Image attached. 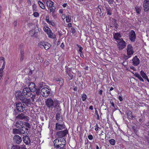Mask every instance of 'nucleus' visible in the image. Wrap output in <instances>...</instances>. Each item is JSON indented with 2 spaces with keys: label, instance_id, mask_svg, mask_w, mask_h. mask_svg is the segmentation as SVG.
<instances>
[{
  "label": "nucleus",
  "instance_id": "6e6d98bb",
  "mask_svg": "<svg viewBox=\"0 0 149 149\" xmlns=\"http://www.w3.org/2000/svg\"><path fill=\"white\" fill-rule=\"evenodd\" d=\"M107 1L110 4H111L113 3V0H107Z\"/></svg>",
  "mask_w": 149,
  "mask_h": 149
},
{
  "label": "nucleus",
  "instance_id": "680f3d73",
  "mask_svg": "<svg viewBox=\"0 0 149 149\" xmlns=\"http://www.w3.org/2000/svg\"><path fill=\"white\" fill-rule=\"evenodd\" d=\"M5 61H4L3 62V63L2 65V67L0 69H2L3 70L4 69L5 66Z\"/></svg>",
  "mask_w": 149,
  "mask_h": 149
},
{
  "label": "nucleus",
  "instance_id": "cd10ccee",
  "mask_svg": "<svg viewBox=\"0 0 149 149\" xmlns=\"http://www.w3.org/2000/svg\"><path fill=\"white\" fill-rule=\"evenodd\" d=\"M51 45L47 42H45L44 45V47L45 49L47 50L48 49L51 47Z\"/></svg>",
  "mask_w": 149,
  "mask_h": 149
},
{
  "label": "nucleus",
  "instance_id": "bf43d9fd",
  "mask_svg": "<svg viewBox=\"0 0 149 149\" xmlns=\"http://www.w3.org/2000/svg\"><path fill=\"white\" fill-rule=\"evenodd\" d=\"M79 54L80 56H81V57L82 58H84V55L83 54V52H82L81 53L79 52Z\"/></svg>",
  "mask_w": 149,
  "mask_h": 149
},
{
  "label": "nucleus",
  "instance_id": "b1692460",
  "mask_svg": "<svg viewBox=\"0 0 149 149\" xmlns=\"http://www.w3.org/2000/svg\"><path fill=\"white\" fill-rule=\"evenodd\" d=\"M16 126L17 127L23 128L24 127V123L22 121H18L16 122Z\"/></svg>",
  "mask_w": 149,
  "mask_h": 149
},
{
  "label": "nucleus",
  "instance_id": "473e14b6",
  "mask_svg": "<svg viewBox=\"0 0 149 149\" xmlns=\"http://www.w3.org/2000/svg\"><path fill=\"white\" fill-rule=\"evenodd\" d=\"M48 35V37L51 38H54L53 33L52 32L51 30H50L47 33Z\"/></svg>",
  "mask_w": 149,
  "mask_h": 149
},
{
  "label": "nucleus",
  "instance_id": "423d86ee",
  "mask_svg": "<svg viewBox=\"0 0 149 149\" xmlns=\"http://www.w3.org/2000/svg\"><path fill=\"white\" fill-rule=\"evenodd\" d=\"M117 46L119 49H123L126 46V43L123 38H120L117 41Z\"/></svg>",
  "mask_w": 149,
  "mask_h": 149
},
{
  "label": "nucleus",
  "instance_id": "a19ab883",
  "mask_svg": "<svg viewBox=\"0 0 149 149\" xmlns=\"http://www.w3.org/2000/svg\"><path fill=\"white\" fill-rule=\"evenodd\" d=\"M63 83L64 81L63 79L62 78H60V80L58 82L59 84L61 86H63Z\"/></svg>",
  "mask_w": 149,
  "mask_h": 149
},
{
  "label": "nucleus",
  "instance_id": "864d4df0",
  "mask_svg": "<svg viewBox=\"0 0 149 149\" xmlns=\"http://www.w3.org/2000/svg\"><path fill=\"white\" fill-rule=\"evenodd\" d=\"M49 64V62L47 60H45L44 63V64L45 66H47Z\"/></svg>",
  "mask_w": 149,
  "mask_h": 149
},
{
  "label": "nucleus",
  "instance_id": "aec40b11",
  "mask_svg": "<svg viewBox=\"0 0 149 149\" xmlns=\"http://www.w3.org/2000/svg\"><path fill=\"white\" fill-rule=\"evenodd\" d=\"M127 115L129 118V119L130 120H133V118H135L134 116H133L132 112L130 111H128L127 113Z\"/></svg>",
  "mask_w": 149,
  "mask_h": 149
},
{
  "label": "nucleus",
  "instance_id": "a878e982",
  "mask_svg": "<svg viewBox=\"0 0 149 149\" xmlns=\"http://www.w3.org/2000/svg\"><path fill=\"white\" fill-rule=\"evenodd\" d=\"M20 61H22L24 58V51L23 49H21L20 51Z\"/></svg>",
  "mask_w": 149,
  "mask_h": 149
},
{
  "label": "nucleus",
  "instance_id": "f8f14e48",
  "mask_svg": "<svg viewBox=\"0 0 149 149\" xmlns=\"http://www.w3.org/2000/svg\"><path fill=\"white\" fill-rule=\"evenodd\" d=\"M55 129L56 130H62L65 128V126L64 124H60L58 123H56Z\"/></svg>",
  "mask_w": 149,
  "mask_h": 149
},
{
  "label": "nucleus",
  "instance_id": "13d9d810",
  "mask_svg": "<svg viewBox=\"0 0 149 149\" xmlns=\"http://www.w3.org/2000/svg\"><path fill=\"white\" fill-rule=\"evenodd\" d=\"M88 138L90 140H91L93 139V136L92 135H89L88 136Z\"/></svg>",
  "mask_w": 149,
  "mask_h": 149
},
{
  "label": "nucleus",
  "instance_id": "1a4fd4ad",
  "mask_svg": "<svg viewBox=\"0 0 149 149\" xmlns=\"http://www.w3.org/2000/svg\"><path fill=\"white\" fill-rule=\"evenodd\" d=\"M68 133L67 129L63 131H59L56 132V135L59 137H63L65 136Z\"/></svg>",
  "mask_w": 149,
  "mask_h": 149
},
{
  "label": "nucleus",
  "instance_id": "49530a36",
  "mask_svg": "<svg viewBox=\"0 0 149 149\" xmlns=\"http://www.w3.org/2000/svg\"><path fill=\"white\" fill-rule=\"evenodd\" d=\"M69 76L68 78L70 80H72L73 78V75L71 73L67 74Z\"/></svg>",
  "mask_w": 149,
  "mask_h": 149
},
{
  "label": "nucleus",
  "instance_id": "79ce46f5",
  "mask_svg": "<svg viewBox=\"0 0 149 149\" xmlns=\"http://www.w3.org/2000/svg\"><path fill=\"white\" fill-rule=\"evenodd\" d=\"M95 113L97 115V120H99L100 119V117L99 114L98 113V111L96 108H95Z\"/></svg>",
  "mask_w": 149,
  "mask_h": 149
},
{
  "label": "nucleus",
  "instance_id": "393cba45",
  "mask_svg": "<svg viewBox=\"0 0 149 149\" xmlns=\"http://www.w3.org/2000/svg\"><path fill=\"white\" fill-rule=\"evenodd\" d=\"M142 7L141 6H136L135 7V10L137 13V15H138L140 13V12L141 10Z\"/></svg>",
  "mask_w": 149,
  "mask_h": 149
},
{
  "label": "nucleus",
  "instance_id": "4468645a",
  "mask_svg": "<svg viewBox=\"0 0 149 149\" xmlns=\"http://www.w3.org/2000/svg\"><path fill=\"white\" fill-rule=\"evenodd\" d=\"M14 142L15 143L19 144L22 141L21 137L18 135H15L13 138Z\"/></svg>",
  "mask_w": 149,
  "mask_h": 149
},
{
  "label": "nucleus",
  "instance_id": "ddd939ff",
  "mask_svg": "<svg viewBox=\"0 0 149 149\" xmlns=\"http://www.w3.org/2000/svg\"><path fill=\"white\" fill-rule=\"evenodd\" d=\"M22 94V93L21 91H19L16 92L15 95L17 99H19L21 100H23L24 97V95L23 94Z\"/></svg>",
  "mask_w": 149,
  "mask_h": 149
},
{
  "label": "nucleus",
  "instance_id": "f257e3e1",
  "mask_svg": "<svg viewBox=\"0 0 149 149\" xmlns=\"http://www.w3.org/2000/svg\"><path fill=\"white\" fill-rule=\"evenodd\" d=\"M45 103L47 107L51 110L56 108L57 109L60 108V102L57 99L54 101L51 98H48L45 101Z\"/></svg>",
  "mask_w": 149,
  "mask_h": 149
},
{
  "label": "nucleus",
  "instance_id": "bb28decb",
  "mask_svg": "<svg viewBox=\"0 0 149 149\" xmlns=\"http://www.w3.org/2000/svg\"><path fill=\"white\" fill-rule=\"evenodd\" d=\"M106 9L107 12V15H111L112 14V9L109 7H106Z\"/></svg>",
  "mask_w": 149,
  "mask_h": 149
},
{
  "label": "nucleus",
  "instance_id": "7c9ffc66",
  "mask_svg": "<svg viewBox=\"0 0 149 149\" xmlns=\"http://www.w3.org/2000/svg\"><path fill=\"white\" fill-rule=\"evenodd\" d=\"M140 73L143 79L146 78H147V76L143 71L142 70H141Z\"/></svg>",
  "mask_w": 149,
  "mask_h": 149
},
{
  "label": "nucleus",
  "instance_id": "de8ad7c7",
  "mask_svg": "<svg viewBox=\"0 0 149 149\" xmlns=\"http://www.w3.org/2000/svg\"><path fill=\"white\" fill-rule=\"evenodd\" d=\"M95 127V130L96 131H98L99 130L101 129L98 126V125L97 124H96Z\"/></svg>",
  "mask_w": 149,
  "mask_h": 149
},
{
  "label": "nucleus",
  "instance_id": "69168bd1",
  "mask_svg": "<svg viewBox=\"0 0 149 149\" xmlns=\"http://www.w3.org/2000/svg\"><path fill=\"white\" fill-rule=\"evenodd\" d=\"M103 91L102 89L100 90L99 92V94L100 95H102V94Z\"/></svg>",
  "mask_w": 149,
  "mask_h": 149
},
{
  "label": "nucleus",
  "instance_id": "72a5a7b5",
  "mask_svg": "<svg viewBox=\"0 0 149 149\" xmlns=\"http://www.w3.org/2000/svg\"><path fill=\"white\" fill-rule=\"evenodd\" d=\"M65 72L67 74H70L71 73L72 71L71 68L69 67H67V66H65Z\"/></svg>",
  "mask_w": 149,
  "mask_h": 149
},
{
  "label": "nucleus",
  "instance_id": "37998d69",
  "mask_svg": "<svg viewBox=\"0 0 149 149\" xmlns=\"http://www.w3.org/2000/svg\"><path fill=\"white\" fill-rule=\"evenodd\" d=\"M24 125L27 128H30L31 126L30 124L28 122H24Z\"/></svg>",
  "mask_w": 149,
  "mask_h": 149
},
{
  "label": "nucleus",
  "instance_id": "0eeeda50",
  "mask_svg": "<svg viewBox=\"0 0 149 149\" xmlns=\"http://www.w3.org/2000/svg\"><path fill=\"white\" fill-rule=\"evenodd\" d=\"M32 92L30 91V89L27 87L24 88L22 90V93L26 97L31 96L32 94Z\"/></svg>",
  "mask_w": 149,
  "mask_h": 149
},
{
  "label": "nucleus",
  "instance_id": "c756f323",
  "mask_svg": "<svg viewBox=\"0 0 149 149\" xmlns=\"http://www.w3.org/2000/svg\"><path fill=\"white\" fill-rule=\"evenodd\" d=\"M45 83L43 82H41L40 83L38 86V89H40L44 87L45 86Z\"/></svg>",
  "mask_w": 149,
  "mask_h": 149
},
{
  "label": "nucleus",
  "instance_id": "3c124183",
  "mask_svg": "<svg viewBox=\"0 0 149 149\" xmlns=\"http://www.w3.org/2000/svg\"><path fill=\"white\" fill-rule=\"evenodd\" d=\"M29 117L27 116H25L24 115L23 120H24L25 121H28L29 120Z\"/></svg>",
  "mask_w": 149,
  "mask_h": 149
},
{
  "label": "nucleus",
  "instance_id": "4be33fe9",
  "mask_svg": "<svg viewBox=\"0 0 149 149\" xmlns=\"http://www.w3.org/2000/svg\"><path fill=\"white\" fill-rule=\"evenodd\" d=\"M121 37V35L119 33H115L113 36V38L116 40H119L120 39V38Z\"/></svg>",
  "mask_w": 149,
  "mask_h": 149
},
{
  "label": "nucleus",
  "instance_id": "0e129e2a",
  "mask_svg": "<svg viewBox=\"0 0 149 149\" xmlns=\"http://www.w3.org/2000/svg\"><path fill=\"white\" fill-rule=\"evenodd\" d=\"M64 47H65V45H64V43L63 42L60 45V47L62 49H63Z\"/></svg>",
  "mask_w": 149,
  "mask_h": 149
},
{
  "label": "nucleus",
  "instance_id": "c9c22d12",
  "mask_svg": "<svg viewBox=\"0 0 149 149\" xmlns=\"http://www.w3.org/2000/svg\"><path fill=\"white\" fill-rule=\"evenodd\" d=\"M43 30L47 33V32L50 31L51 30L47 26H46L43 27Z\"/></svg>",
  "mask_w": 149,
  "mask_h": 149
},
{
  "label": "nucleus",
  "instance_id": "2f4dec72",
  "mask_svg": "<svg viewBox=\"0 0 149 149\" xmlns=\"http://www.w3.org/2000/svg\"><path fill=\"white\" fill-rule=\"evenodd\" d=\"M24 115L22 113L18 115L16 117V118L19 120H23Z\"/></svg>",
  "mask_w": 149,
  "mask_h": 149
},
{
  "label": "nucleus",
  "instance_id": "5701e85b",
  "mask_svg": "<svg viewBox=\"0 0 149 149\" xmlns=\"http://www.w3.org/2000/svg\"><path fill=\"white\" fill-rule=\"evenodd\" d=\"M13 133L14 134H20L22 133L24 134V131L23 132V131L22 130L21 131V130H19V129H14L13 130Z\"/></svg>",
  "mask_w": 149,
  "mask_h": 149
},
{
  "label": "nucleus",
  "instance_id": "39448f33",
  "mask_svg": "<svg viewBox=\"0 0 149 149\" xmlns=\"http://www.w3.org/2000/svg\"><path fill=\"white\" fill-rule=\"evenodd\" d=\"M127 54L129 58H130L133 54L134 51L132 45L130 44H128L127 47Z\"/></svg>",
  "mask_w": 149,
  "mask_h": 149
},
{
  "label": "nucleus",
  "instance_id": "2eb2a0df",
  "mask_svg": "<svg viewBox=\"0 0 149 149\" xmlns=\"http://www.w3.org/2000/svg\"><path fill=\"white\" fill-rule=\"evenodd\" d=\"M30 89V90L32 92H34L36 90V86L35 85L34 83L30 82L29 85V88Z\"/></svg>",
  "mask_w": 149,
  "mask_h": 149
},
{
  "label": "nucleus",
  "instance_id": "4c0bfd02",
  "mask_svg": "<svg viewBox=\"0 0 149 149\" xmlns=\"http://www.w3.org/2000/svg\"><path fill=\"white\" fill-rule=\"evenodd\" d=\"M109 142L110 144L112 145H114L116 143L115 140L113 139H111L109 140Z\"/></svg>",
  "mask_w": 149,
  "mask_h": 149
},
{
  "label": "nucleus",
  "instance_id": "4d7b16f0",
  "mask_svg": "<svg viewBox=\"0 0 149 149\" xmlns=\"http://www.w3.org/2000/svg\"><path fill=\"white\" fill-rule=\"evenodd\" d=\"M36 94L38 95H39V94H40V89H38L37 88V89H36Z\"/></svg>",
  "mask_w": 149,
  "mask_h": 149
},
{
  "label": "nucleus",
  "instance_id": "ea45409f",
  "mask_svg": "<svg viewBox=\"0 0 149 149\" xmlns=\"http://www.w3.org/2000/svg\"><path fill=\"white\" fill-rule=\"evenodd\" d=\"M32 10L33 12H36L37 11V6L35 4L32 5Z\"/></svg>",
  "mask_w": 149,
  "mask_h": 149
},
{
  "label": "nucleus",
  "instance_id": "e433bc0d",
  "mask_svg": "<svg viewBox=\"0 0 149 149\" xmlns=\"http://www.w3.org/2000/svg\"><path fill=\"white\" fill-rule=\"evenodd\" d=\"M66 21V22L68 23L70 22L71 20V17L69 15H67L65 17Z\"/></svg>",
  "mask_w": 149,
  "mask_h": 149
},
{
  "label": "nucleus",
  "instance_id": "9d476101",
  "mask_svg": "<svg viewBox=\"0 0 149 149\" xmlns=\"http://www.w3.org/2000/svg\"><path fill=\"white\" fill-rule=\"evenodd\" d=\"M129 38L132 42H134L136 39V35L135 31L133 30H131L129 33Z\"/></svg>",
  "mask_w": 149,
  "mask_h": 149
},
{
  "label": "nucleus",
  "instance_id": "20e7f679",
  "mask_svg": "<svg viewBox=\"0 0 149 149\" xmlns=\"http://www.w3.org/2000/svg\"><path fill=\"white\" fill-rule=\"evenodd\" d=\"M50 93V90L47 88L43 87L40 91L41 95L44 97H47Z\"/></svg>",
  "mask_w": 149,
  "mask_h": 149
},
{
  "label": "nucleus",
  "instance_id": "c03bdc74",
  "mask_svg": "<svg viewBox=\"0 0 149 149\" xmlns=\"http://www.w3.org/2000/svg\"><path fill=\"white\" fill-rule=\"evenodd\" d=\"M11 149H20V147L17 145H13Z\"/></svg>",
  "mask_w": 149,
  "mask_h": 149
},
{
  "label": "nucleus",
  "instance_id": "5fc2aeb1",
  "mask_svg": "<svg viewBox=\"0 0 149 149\" xmlns=\"http://www.w3.org/2000/svg\"><path fill=\"white\" fill-rule=\"evenodd\" d=\"M130 69L133 70L134 71H135L136 70V68L132 66H130Z\"/></svg>",
  "mask_w": 149,
  "mask_h": 149
},
{
  "label": "nucleus",
  "instance_id": "c85d7f7f",
  "mask_svg": "<svg viewBox=\"0 0 149 149\" xmlns=\"http://www.w3.org/2000/svg\"><path fill=\"white\" fill-rule=\"evenodd\" d=\"M38 4L40 7L42 9H45V7L44 4L41 1H38Z\"/></svg>",
  "mask_w": 149,
  "mask_h": 149
},
{
  "label": "nucleus",
  "instance_id": "e2e57ef3",
  "mask_svg": "<svg viewBox=\"0 0 149 149\" xmlns=\"http://www.w3.org/2000/svg\"><path fill=\"white\" fill-rule=\"evenodd\" d=\"M118 99L120 102L122 101L123 100L122 97L120 95L119 96Z\"/></svg>",
  "mask_w": 149,
  "mask_h": 149
},
{
  "label": "nucleus",
  "instance_id": "a211bd4d",
  "mask_svg": "<svg viewBox=\"0 0 149 149\" xmlns=\"http://www.w3.org/2000/svg\"><path fill=\"white\" fill-rule=\"evenodd\" d=\"M23 142L26 145H29L31 142V140L29 137L28 136H24L23 137Z\"/></svg>",
  "mask_w": 149,
  "mask_h": 149
},
{
  "label": "nucleus",
  "instance_id": "8fccbe9b",
  "mask_svg": "<svg viewBox=\"0 0 149 149\" xmlns=\"http://www.w3.org/2000/svg\"><path fill=\"white\" fill-rule=\"evenodd\" d=\"M34 12L33 14V15L34 16V17H38L39 15V13L37 12Z\"/></svg>",
  "mask_w": 149,
  "mask_h": 149
},
{
  "label": "nucleus",
  "instance_id": "58836bf2",
  "mask_svg": "<svg viewBox=\"0 0 149 149\" xmlns=\"http://www.w3.org/2000/svg\"><path fill=\"white\" fill-rule=\"evenodd\" d=\"M82 100L83 101H85L87 98V96L86 94H83L81 96Z\"/></svg>",
  "mask_w": 149,
  "mask_h": 149
},
{
  "label": "nucleus",
  "instance_id": "6ab92c4d",
  "mask_svg": "<svg viewBox=\"0 0 149 149\" xmlns=\"http://www.w3.org/2000/svg\"><path fill=\"white\" fill-rule=\"evenodd\" d=\"M61 108H59L58 109H57L58 112L56 114V120L58 122H59L60 121H62V120H60V117H61Z\"/></svg>",
  "mask_w": 149,
  "mask_h": 149
},
{
  "label": "nucleus",
  "instance_id": "f03ea898",
  "mask_svg": "<svg viewBox=\"0 0 149 149\" xmlns=\"http://www.w3.org/2000/svg\"><path fill=\"white\" fill-rule=\"evenodd\" d=\"M66 143V141L63 137H58L54 141V147L56 149H62L64 148Z\"/></svg>",
  "mask_w": 149,
  "mask_h": 149
},
{
  "label": "nucleus",
  "instance_id": "774afa93",
  "mask_svg": "<svg viewBox=\"0 0 149 149\" xmlns=\"http://www.w3.org/2000/svg\"><path fill=\"white\" fill-rule=\"evenodd\" d=\"M67 27L68 28H70V27H72V24L71 23H69L68 24Z\"/></svg>",
  "mask_w": 149,
  "mask_h": 149
},
{
  "label": "nucleus",
  "instance_id": "338daca9",
  "mask_svg": "<svg viewBox=\"0 0 149 149\" xmlns=\"http://www.w3.org/2000/svg\"><path fill=\"white\" fill-rule=\"evenodd\" d=\"M13 24L15 26H16L17 24V21H15L13 22Z\"/></svg>",
  "mask_w": 149,
  "mask_h": 149
},
{
  "label": "nucleus",
  "instance_id": "09e8293b",
  "mask_svg": "<svg viewBox=\"0 0 149 149\" xmlns=\"http://www.w3.org/2000/svg\"><path fill=\"white\" fill-rule=\"evenodd\" d=\"M70 32L73 34L74 33L76 32L75 29L73 27H72L70 30Z\"/></svg>",
  "mask_w": 149,
  "mask_h": 149
},
{
  "label": "nucleus",
  "instance_id": "f704fd0d",
  "mask_svg": "<svg viewBox=\"0 0 149 149\" xmlns=\"http://www.w3.org/2000/svg\"><path fill=\"white\" fill-rule=\"evenodd\" d=\"M45 42L44 41L40 42L38 44V46L41 48H43Z\"/></svg>",
  "mask_w": 149,
  "mask_h": 149
},
{
  "label": "nucleus",
  "instance_id": "412c9836",
  "mask_svg": "<svg viewBox=\"0 0 149 149\" xmlns=\"http://www.w3.org/2000/svg\"><path fill=\"white\" fill-rule=\"evenodd\" d=\"M132 72L134 74V76L136 77L140 81L142 82H144L143 79L139 74L137 72H135V73Z\"/></svg>",
  "mask_w": 149,
  "mask_h": 149
},
{
  "label": "nucleus",
  "instance_id": "a18cd8bd",
  "mask_svg": "<svg viewBox=\"0 0 149 149\" xmlns=\"http://www.w3.org/2000/svg\"><path fill=\"white\" fill-rule=\"evenodd\" d=\"M77 46L79 48V49L78 50L79 52H82V50L83 49V48L80 45H77Z\"/></svg>",
  "mask_w": 149,
  "mask_h": 149
},
{
  "label": "nucleus",
  "instance_id": "9b49d317",
  "mask_svg": "<svg viewBox=\"0 0 149 149\" xmlns=\"http://www.w3.org/2000/svg\"><path fill=\"white\" fill-rule=\"evenodd\" d=\"M132 63L133 65L136 66L139 65L140 63V60L137 56H135L132 59Z\"/></svg>",
  "mask_w": 149,
  "mask_h": 149
},
{
  "label": "nucleus",
  "instance_id": "052dcab7",
  "mask_svg": "<svg viewBox=\"0 0 149 149\" xmlns=\"http://www.w3.org/2000/svg\"><path fill=\"white\" fill-rule=\"evenodd\" d=\"M46 21L47 23H48V22L49 21V16H46Z\"/></svg>",
  "mask_w": 149,
  "mask_h": 149
},
{
  "label": "nucleus",
  "instance_id": "dca6fc26",
  "mask_svg": "<svg viewBox=\"0 0 149 149\" xmlns=\"http://www.w3.org/2000/svg\"><path fill=\"white\" fill-rule=\"evenodd\" d=\"M21 100L26 106L30 107L31 106V102L30 99L24 97V99Z\"/></svg>",
  "mask_w": 149,
  "mask_h": 149
},
{
  "label": "nucleus",
  "instance_id": "603ef678",
  "mask_svg": "<svg viewBox=\"0 0 149 149\" xmlns=\"http://www.w3.org/2000/svg\"><path fill=\"white\" fill-rule=\"evenodd\" d=\"M48 23L49 24L53 26H54L55 25V23L52 20L49 21Z\"/></svg>",
  "mask_w": 149,
  "mask_h": 149
},
{
  "label": "nucleus",
  "instance_id": "f3484780",
  "mask_svg": "<svg viewBox=\"0 0 149 149\" xmlns=\"http://www.w3.org/2000/svg\"><path fill=\"white\" fill-rule=\"evenodd\" d=\"M143 6L145 11L146 12L149 10V2L144 0Z\"/></svg>",
  "mask_w": 149,
  "mask_h": 149
},
{
  "label": "nucleus",
  "instance_id": "7ed1b4c3",
  "mask_svg": "<svg viewBox=\"0 0 149 149\" xmlns=\"http://www.w3.org/2000/svg\"><path fill=\"white\" fill-rule=\"evenodd\" d=\"M46 3L48 8L50 10V12L54 14L56 9V7L54 6V3L50 0H47Z\"/></svg>",
  "mask_w": 149,
  "mask_h": 149
},
{
  "label": "nucleus",
  "instance_id": "6e6552de",
  "mask_svg": "<svg viewBox=\"0 0 149 149\" xmlns=\"http://www.w3.org/2000/svg\"><path fill=\"white\" fill-rule=\"evenodd\" d=\"M16 107L17 110L19 112H22L25 109V106L22 103L19 102L16 104Z\"/></svg>",
  "mask_w": 149,
  "mask_h": 149
}]
</instances>
